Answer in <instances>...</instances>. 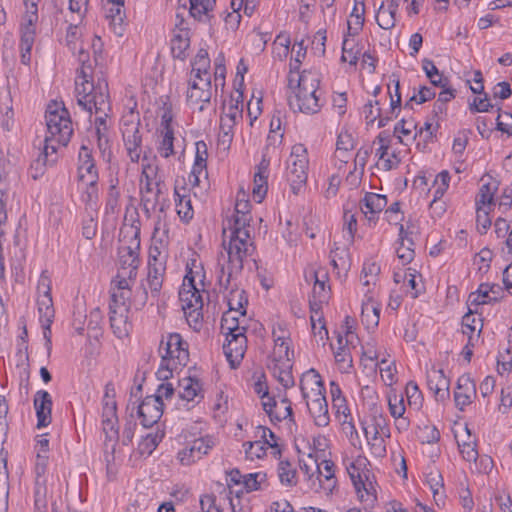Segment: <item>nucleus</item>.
<instances>
[{
  "label": "nucleus",
  "mask_w": 512,
  "mask_h": 512,
  "mask_svg": "<svg viewBox=\"0 0 512 512\" xmlns=\"http://www.w3.org/2000/svg\"><path fill=\"white\" fill-rule=\"evenodd\" d=\"M190 46L189 31L186 29H179L174 32L171 40V51L175 58L184 60L186 58V51Z\"/></svg>",
  "instance_id": "34"
},
{
  "label": "nucleus",
  "mask_w": 512,
  "mask_h": 512,
  "mask_svg": "<svg viewBox=\"0 0 512 512\" xmlns=\"http://www.w3.org/2000/svg\"><path fill=\"white\" fill-rule=\"evenodd\" d=\"M268 167L269 161L263 158L258 165L257 172L254 175L252 193L255 201L258 203L262 202L268 190Z\"/></svg>",
  "instance_id": "24"
},
{
  "label": "nucleus",
  "mask_w": 512,
  "mask_h": 512,
  "mask_svg": "<svg viewBox=\"0 0 512 512\" xmlns=\"http://www.w3.org/2000/svg\"><path fill=\"white\" fill-rule=\"evenodd\" d=\"M449 181L450 175L448 171H442L436 176L434 180V185L437 188L435 190L433 202H435L437 199L441 198L444 195V193L448 189Z\"/></svg>",
  "instance_id": "63"
},
{
  "label": "nucleus",
  "mask_w": 512,
  "mask_h": 512,
  "mask_svg": "<svg viewBox=\"0 0 512 512\" xmlns=\"http://www.w3.org/2000/svg\"><path fill=\"white\" fill-rule=\"evenodd\" d=\"M136 408L137 415L143 427L150 428L162 417L163 401L159 400V397L150 395L145 397Z\"/></svg>",
  "instance_id": "12"
},
{
  "label": "nucleus",
  "mask_w": 512,
  "mask_h": 512,
  "mask_svg": "<svg viewBox=\"0 0 512 512\" xmlns=\"http://www.w3.org/2000/svg\"><path fill=\"white\" fill-rule=\"evenodd\" d=\"M423 70L429 78L431 84L436 87L446 88L449 85L448 78L444 77L435 66L432 60H423Z\"/></svg>",
  "instance_id": "43"
},
{
  "label": "nucleus",
  "mask_w": 512,
  "mask_h": 512,
  "mask_svg": "<svg viewBox=\"0 0 512 512\" xmlns=\"http://www.w3.org/2000/svg\"><path fill=\"white\" fill-rule=\"evenodd\" d=\"M175 194L178 196V199L175 200L177 214L183 220H190L193 217L191 200L185 196H180L177 191H175Z\"/></svg>",
  "instance_id": "60"
},
{
  "label": "nucleus",
  "mask_w": 512,
  "mask_h": 512,
  "mask_svg": "<svg viewBox=\"0 0 512 512\" xmlns=\"http://www.w3.org/2000/svg\"><path fill=\"white\" fill-rule=\"evenodd\" d=\"M243 446L245 448L246 457L250 460L259 459L266 453L265 444L261 439L253 442H246Z\"/></svg>",
  "instance_id": "59"
},
{
  "label": "nucleus",
  "mask_w": 512,
  "mask_h": 512,
  "mask_svg": "<svg viewBox=\"0 0 512 512\" xmlns=\"http://www.w3.org/2000/svg\"><path fill=\"white\" fill-rule=\"evenodd\" d=\"M210 59L208 53L204 49H200L192 62V73H194V79H207L211 81Z\"/></svg>",
  "instance_id": "32"
},
{
  "label": "nucleus",
  "mask_w": 512,
  "mask_h": 512,
  "mask_svg": "<svg viewBox=\"0 0 512 512\" xmlns=\"http://www.w3.org/2000/svg\"><path fill=\"white\" fill-rule=\"evenodd\" d=\"M34 408L37 416V427H46L52 420V397L45 390H39L34 396Z\"/></svg>",
  "instance_id": "19"
},
{
  "label": "nucleus",
  "mask_w": 512,
  "mask_h": 512,
  "mask_svg": "<svg viewBox=\"0 0 512 512\" xmlns=\"http://www.w3.org/2000/svg\"><path fill=\"white\" fill-rule=\"evenodd\" d=\"M9 482L6 463L0 462V512L8 511Z\"/></svg>",
  "instance_id": "48"
},
{
  "label": "nucleus",
  "mask_w": 512,
  "mask_h": 512,
  "mask_svg": "<svg viewBox=\"0 0 512 512\" xmlns=\"http://www.w3.org/2000/svg\"><path fill=\"white\" fill-rule=\"evenodd\" d=\"M400 236V247L397 249V256L402 261V264L406 265L410 263L414 258L413 241L407 237V232L404 230L403 225H400L399 230Z\"/></svg>",
  "instance_id": "39"
},
{
  "label": "nucleus",
  "mask_w": 512,
  "mask_h": 512,
  "mask_svg": "<svg viewBox=\"0 0 512 512\" xmlns=\"http://www.w3.org/2000/svg\"><path fill=\"white\" fill-rule=\"evenodd\" d=\"M379 308L371 303H364L362 306V322L369 326H377L379 323Z\"/></svg>",
  "instance_id": "55"
},
{
  "label": "nucleus",
  "mask_w": 512,
  "mask_h": 512,
  "mask_svg": "<svg viewBox=\"0 0 512 512\" xmlns=\"http://www.w3.org/2000/svg\"><path fill=\"white\" fill-rule=\"evenodd\" d=\"M77 172L78 180L82 184L98 182L99 176L92 151L84 145L79 150Z\"/></svg>",
  "instance_id": "16"
},
{
  "label": "nucleus",
  "mask_w": 512,
  "mask_h": 512,
  "mask_svg": "<svg viewBox=\"0 0 512 512\" xmlns=\"http://www.w3.org/2000/svg\"><path fill=\"white\" fill-rule=\"evenodd\" d=\"M427 385L437 400L444 401L449 398L450 381L443 370L431 368L427 371Z\"/></svg>",
  "instance_id": "20"
},
{
  "label": "nucleus",
  "mask_w": 512,
  "mask_h": 512,
  "mask_svg": "<svg viewBox=\"0 0 512 512\" xmlns=\"http://www.w3.org/2000/svg\"><path fill=\"white\" fill-rule=\"evenodd\" d=\"M251 216L234 215L227 220V224L223 227V237H226L227 230L230 231L229 236L238 235V232H249L246 226H249Z\"/></svg>",
  "instance_id": "45"
},
{
  "label": "nucleus",
  "mask_w": 512,
  "mask_h": 512,
  "mask_svg": "<svg viewBox=\"0 0 512 512\" xmlns=\"http://www.w3.org/2000/svg\"><path fill=\"white\" fill-rule=\"evenodd\" d=\"M225 335L226 342L223 344V351L231 368L235 369L241 364L247 350L246 331Z\"/></svg>",
  "instance_id": "8"
},
{
  "label": "nucleus",
  "mask_w": 512,
  "mask_h": 512,
  "mask_svg": "<svg viewBox=\"0 0 512 512\" xmlns=\"http://www.w3.org/2000/svg\"><path fill=\"white\" fill-rule=\"evenodd\" d=\"M166 271L165 260L150 252L148 261L147 287L151 296L157 298L162 288Z\"/></svg>",
  "instance_id": "15"
},
{
  "label": "nucleus",
  "mask_w": 512,
  "mask_h": 512,
  "mask_svg": "<svg viewBox=\"0 0 512 512\" xmlns=\"http://www.w3.org/2000/svg\"><path fill=\"white\" fill-rule=\"evenodd\" d=\"M269 368L273 376L284 388H289L294 385V378L291 372L292 361L273 362Z\"/></svg>",
  "instance_id": "30"
},
{
  "label": "nucleus",
  "mask_w": 512,
  "mask_h": 512,
  "mask_svg": "<svg viewBox=\"0 0 512 512\" xmlns=\"http://www.w3.org/2000/svg\"><path fill=\"white\" fill-rule=\"evenodd\" d=\"M165 353L162 354L163 362L170 361L172 364L185 366L189 360L188 343L178 333L168 336L165 344Z\"/></svg>",
  "instance_id": "9"
},
{
  "label": "nucleus",
  "mask_w": 512,
  "mask_h": 512,
  "mask_svg": "<svg viewBox=\"0 0 512 512\" xmlns=\"http://www.w3.org/2000/svg\"><path fill=\"white\" fill-rule=\"evenodd\" d=\"M116 391L114 384L108 382L105 385L104 396L102 399V416L113 417L117 414V403L115 400Z\"/></svg>",
  "instance_id": "40"
},
{
  "label": "nucleus",
  "mask_w": 512,
  "mask_h": 512,
  "mask_svg": "<svg viewBox=\"0 0 512 512\" xmlns=\"http://www.w3.org/2000/svg\"><path fill=\"white\" fill-rule=\"evenodd\" d=\"M498 190V183L496 181L484 183L476 196V207H488L494 204V195Z\"/></svg>",
  "instance_id": "41"
},
{
  "label": "nucleus",
  "mask_w": 512,
  "mask_h": 512,
  "mask_svg": "<svg viewBox=\"0 0 512 512\" xmlns=\"http://www.w3.org/2000/svg\"><path fill=\"white\" fill-rule=\"evenodd\" d=\"M214 442L211 438H199L192 442L189 448H185L178 453V460L182 465L189 466L201 459L213 447Z\"/></svg>",
  "instance_id": "18"
},
{
  "label": "nucleus",
  "mask_w": 512,
  "mask_h": 512,
  "mask_svg": "<svg viewBox=\"0 0 512 512\" xmlns=\"http://www.w3.org/2000/svg\"><path fill=\"white\" fill-rule=\"evenodd\" d=\"M494 288L500 289V286L497 284L488 283L480 284L478 290L469 295L470 303L472 305H481L499 301L497 296L491 297L489 295L490 291H493Z\"/></svg>",
  "instance_id": "37"
},
{
  "label": "nucleus",
  "mask_w": 512,
  "mask_h": 512,
  "mask_svg": "<svg viewBox=\"0 0 512 512\" xmlns=\"http://www.w3.org/2000/svg\"><path fill=\"white\" fill-rule=\"evenodd\" d=\"M306 406L315 425L318 427H326L330 422L328 404L326 398L320 400H307Z\"/></svg>",
  "instance_id": "27"
},
{
  "label": "nucleus",
  "mask_w": 512,
  "mask_h": 512,
  "mask_svg": "<svg viewBox=\"0 0 512 512\" xmlns=\"http://www.w3.org/2000/svg\"><path fill=\"white\" fill-rule=\"evenodd\" d=\"M397 8V3H390L387 8L384 7L383 3L381 4L376 14V22L382 29L389 30L395 26Z\"/></svg>",
  "instance_id": "38"
},
{
  "label": "nucleus",
  "mask_w": 512,
  "mask_h": 512,
  "mask_svg": "<svg viewBox=\"0 0 512 512\" xmlns=\"http://www.w3.org/2000/svg\"><path fill=\"white\" fill-rule=\"evenodd\" d=\"M489 211H490V208H488V207H482V206L476 207V213H477L476 224H477V229L481 234L486 233L487 230L491 226L492 221L489 217Z\"/></svg>",
  "instance_id": "61"
},
{
  "label": "nucleus",
  "mask_w": 512,
  "mask_h": 512,
  "mask_svg": "<svg viewBox=\"0 0 512 512\" xmlns=\"http://www.w3.org/2000/svg\"><path fill=\"white\" fill-rule=\"evenodd\" d=\"M129 308L109 309L110 326L118 338L128 336L131 324L128 321Z\"/></svg>",
  "instance_id": "23"
},
{
  "label": "nucleus",
  "mask_w": 512,
  "mask_h": 512,
  "mask_svg": "<svg viewBox=\"0 0 512 512\" xmlns=\"http://www.w3.org/2000/svg\"><path fill=\"white\" fill-rule=\"evenodd\" d=\"M291 340L274 342L272 352L273 362L292 361L294 353L290 351Z\"/></svg>",
  "instance_id": "50"
},
{
  "label": "nucleus",
  "mask_w": 512,
  "mask_h": 512,
  "mask_svg": "<svg viewBox=\"0 0 512 512\" xmlns=\"http://www.w3.org/2000/svg\"><path fill=\"white\" fill-rule=\"evenodd\" d=\"M243 116V99L242 94L239 93L237 98H231L228 106H224L222 118L233 120L237 123Z\"/></svg>",
  "instance_id": "46"
},
{
  "label": "nucleus",
  "mask_w": 512,
  "mask_h": 512,
  "mask_svg": "<svg viewBox=\"0 0 512 512\" xmlns=\"http://www.w3.org/2000/svg\"><path fill=\"white\" fill-rule=\"evenodd\" d=\"M39 1L40 0H25L26 13L23 17V23H28L29 26L37 23Z\"/></svg>",
  "instance_id": "64"
},
{
  "label": "nucleus",
  "mask_w": 512,
  "mask_h": 512,
  "mask_svg": "<svg viewBox=\"0 0 512 512\" xmlns=\"http://www.w3.org/2000/svg\"><path fill=\"white\" fill-rule=\"evenodd\" d=\"M183 311L196 309L202 310L203 299L201 292L196 288L194 278L186 276L179 291Z\"/></svg>",
  "instance_id": "17"
},
{
  "label": "nucleus",
  "mask_w": 512,
  "mask_h": 512,
  "mask_svg": "<svg viewBox=\"0 0 512 512\" xmlns=\"http://www.w3.org/2000/svg\"><path fill=\"white\" fill-rule=\"evenodd\" d=\"M212 97V87L210 80L193 79L189 83L187 91V102L190 106L198 107L199 111L205 109V104L210 103Z\"/></svg>",
  "instance_id": "13"
},
{
  "label": "nucleus",
  "mask_w": 512,
  "mask_h": 512,
  "mask_svg": "<svg viewBox=\"0 0 512 512\" xmlns=\"http://www.w3.org/2000/svg\"><path fill=\"white\" fill-rule=\"evenodd\" d=\"M367 462L366 458L358 457L347 466V472L358 494L362 490L368 495L375 491L373 483L369 478L370 472L366 470Z\"/></svg>",
  "instance_id": "11"
},
{
  "label": "nucleus",
  "mask_w": 512,
  "mask_h": 512,
  "mask_svg": "<svg viewBox=\"0 0 512 512\" xmlns=\"http://www.w3.org/2000/svg\"><path fill=\"white\" fill-rule=\"evenodd\" d=\"M36 34L35 24L31 26L28 23H22L21 25V41H20V52L21 62L25 65H29L31 61V50L34 44Z\"/></svg>",
  "instance_id": "26"
},
{
  "label": "nucleus",
  "mask_w": 512,
  "mask_h": 512,
  "mask_svg": "<svg viewBox=\"0 0 512 512\" xmlns=\"http://www.w3.org/2000/svg\"><path fill=\"white\" fill-rule=\"evenodd\" d=\"M190 4V15L200 22H206L210 19L215 0H188Z\"/></svg>",
  "instance_id": "36"
},
{
  "label": "nucleus",
  "mask_w": 512,
  "mask_h": 512,
  "mask_svg": "<svg viewBox=\"0 0 512 512\" xmlns=\"http://www.w3.org/2000/svg\"><path fill=\"white\" fill-rule=\"evenodd\" d=\"M371 428L374 430V435H386L389 437V430L386 427V420L381 415L378 417L374 416L373 422L371 424L363 426V430L367 439H369Z\"/></svg>",
  "instance_id": "58"
},
{
  "label": "nucleus",
  "mask_w": 512,
  "mask_h": 512,
  "mask_svg": "<svg viewBox=\"0 0 512 512\" xmlns=\"http://www.w3.org/2000/svg\"><path fill=\"white\" fill-rule=\"evenodd\" d=\"M125 11L124 9L116 8V14H107L109 20V26L112 32L118 36H123L125 32L124 27Z\"/></svg>",
  "instance_id": "54"
},
{
  "label": "nucleus",
  "mask_w": 512,
  "mask_h": 512,
  "mask_svg": "<svg viewBox=\"0 0 512 512\" xmlns=\"http://www.w3.org/2000/svg\"><path fill=\"white\" fill-rule=\"evenodd\" d=\"M79 62L81 63V67L78 71L76 80H75V90L76 94L80 93V89L86 85H95L92 81L93 67L89 61V54L84 50L79 51Z\"/></svg>",
  "instance_id": "25"
},
{
  "label": "nucleus",
  "mask_w": 512,
  "mask_h": 512,
  "mask_svg": "<svg viewBox=\"0 0 512 512\" xmlns=\"http://www.w3.org/2000/svg\"><path fill=\"white\" fill-rule=\"evenodd\" d=\"M257 436L264 442L265 445L273 448L275 450L274 453L280 454L281 450L277 443L276 435L267 427L258 426L257 427Z\"/></svg>",
  "instance_id": "62"
},
{
  "label": "nucleus",
  "mask_w": 512,
  "mask_h": 512,
  "mask_svg": "<svg viewBox=\"0 0 512 512\" xmlns=\"http://www.w3.org/2000/svg\"><path fill=\"white\" fill-rule=\"evenodd\" d=\"M387 205L385 195L376 193H366L360 203V209L369 221H374L376 215L380 213Z\"/></svg>",
  "instance_id": "22"
},
{
  "label": "nucleus",
  "mask_w": 512,
  "mask_h": 512,
  "mask_svg": "<svg viewBox=\"0 0 512 512\" xmlns=\"http://www.w3.org/2000/svg\"><path fill=\"white\" fill-rule=\"evenodd\" d=\"M47 464L48 457L38 453L35 464L34 512H58L56 500L52 495L48 498V488L43 478Z\"/></svg>",
  "instance_id": "7"
},
{
  "label": "nucleus",
  "mask_w": 512,
  "mask_h": 512,
  "mask_svg": "<svg viewBox=\"0 0 512 512\" xmlns=\"http://www.w3.org/2000/svg\"><path fill=\"white\" fill-rule=\"evenodd\" d=\"M37 304L41 325L48 329L51 327L55 314L52 296L39 295Z\"/></svg>",
  "instance_id": "35"
},
{
  "label": "nucleus",
  "mask_w": 512,
  "mask_h": 512,
  "mask_svg": "<svg viewBox=\"0 0 512 512\" xmlns=\"http://www.w3.org/2000/svg\"><path fill=\"white\" fill-rule=\"evenodd\" d=\"M466 432L468 434V442L460 443L458 441V446L463 458L468 462L476 461L478 458V452L476 450V442L475 440H471L470 430L466 427Z\"/></svg>",
  "instance_id": "57"
},
{
  "label": "nucleus",
  "mask_w": 512,
  "mask_h": 512,
  "mask_svg": "<svg viewBox=\"0 0 512 512\" xmlns=\"http://www.w3.org/2000/svg\"><path fill=\"white\" fill-rule=\"evenodd\" d=\"M236 312L226 311L221 319V330L224 334H231L241 331H246V328L240 326L239 318L235 315Z\"/></svg>",
  "instance_id": "49"
},
{
  "label": "nucleus",
  "mask_w": 512,
  "mask_h": 512,
  "mask_svg": "<svg viewBox=\"0 0 512 512\" xmlns=\"http://www.w3.org/2000/svg\"><path fill=\"white\" fill-rule=\"evenodd\" d=\"M335 464L331 460H323L318 462V469L316 472V480H318V486L324 490L331 491L335 486Z\"/></svg>",
  "instance_id": "29"
},
{
  "label": "nucleus",
  "mask_w": 512,
  "mask_h": 512,
  "mask_svg": "<svg viewBox=\"0 0 512 512\" xmlns=\"http://www.w3.org/2000/svg\"><path fill=\"white\" fill-rule=\"evenodd\" d=\"M354 7L348 19L349 35H357L363 28L365 21V4L363 0H354Z\"/></svg>",
  "instance_id": "31"
},
{
  "label": "nucleus",
  "mask_w": 512,
  "mask_h": 512,
  "mask_svg": "<svg viewBox=\"0 0 512 512\" xmlns=\"http://www.w3.org/2000/svg\"><path fill=\"white\" fill-rule=\"evenodd\" d=\"M140 117L138 113L129 111L121 121V132L127 156L133 163H138L142 157L141 186L164 187V182L158 173L156 156L149 157L142 150V134L140 133Z\"/></svg>",
  "instance_id": "1"
},
{
  "label": "nucleus",
  "mask_w": 512,
  "mask_h": 512,
  "mask_svg": "<svg viewBox=\"0 0 512 512\" xmlns=\"http://www.w3.org/2000/svg\"><path fill=\"white\" fill-rule=\"evenodd\" d=\"M47 134L50 138L57 137L59 145L66 146L73 134L72 122L68 110L57 102L47 106L46 114Z\"/></svg>",
  "instance_id": "5"
},
{
  "label": "nucleus",
  "mask_w": 512,
  "mask_h": 512,
  "mask_svg": "<svg viewBox=\"0 0 512 512\" xmlns=\"http://www.w3.org/2000/svg\"><path fill=\"white\" fill-rule=\"evenodd\" d=\"M296 469L288 460H281L278 465V476L284 485L295 486L297 484Z\"/></svg>",
  "instance_id": "47"
},
{
  "label": "nucleus",
  "mask_w": 512,
  "mask_h": 512,
  "mask_svg": "<svg viewBox=\"0 0 512 512\" xmlns=\"http://www.w3.org/2000/svg\"><path fill=\"white\" fill-rule=\"evenodd\" d=\"M288 104L294 111L305 114H315L320 110L319 98L316 92L319 88V79L316 74L304 71L299 74L292 70L288 75Z\"/></svg>",
  "instance_id": "3"
},
{
  "label": "nucleus",
  "mask_w": 512,
  "mask_h": 512,
  "mask_svg": "<svg viewBox=\"0 0 512 512\" xmlns=\"http://www.w3.org/2000/svg\"><path fill=\"white\" fill-rule=\"evenodd\" d=\"M179 396L187 402L193 401L196 398H203L202 385L199 379L195 377H184L179 380Z\"/></svg>",
  "instance_id": "28"
},
{
  "label": "nucleus",
  "mask_w": 512,
  "mask_h": 512,
  "mask_svg": "<svg viewBox=\"0 0 512 512\" xmlns=\"http://www.w3.org/2000/svg\"><path fill=\"white\" fill-rule=\"evenodd\" d=\"M162 141L158 147L160 155L164 158H168L175 153L174 151V131L173 129L161 130Z\"/></svg>",
  "instance_id": "53"
},
{
  "label": "nucleus",
  "mask_w": 512,
  "mask_h": 512,
  "mask_svg": "<svg viewBox=\"0 0 512 512\" xmlns=\"http://www.w3.org/2000/svg\"><path fill=\"white\" fill-rule=\"evenodd\" d=\"M130 290H110L109 309L129 308Z\"/></svg>",
  "instance_id": "52"
},
{
  "label": "nucleus",
  "mask_w": 512,
  "mask_h": 512,
  "mask_svg": "<svg viewBox=\"0 0 512 512\" xmlns=\"http://www.w3.org/2000/svg\"><path fill=\"white\" fill-rule=\"evenodd\" d=\"M103 431L106 435V441H112V455L115 451V445L119 439V427L117 414L113 417L102 416Z\"/></svg>",
  "instance_id": "44"
},
{
  "label": "nucleus",
  "mask_w": 512,
  "mask_h": 512,
  "mask_svg": "<svg viewBox=\"0 0 512 512\" xmlns=\"http://www.w3.org/2000/svg\"><path fill=\"white\" fill-rule=\"evenodd\" d=\"M164 187H148L141 186V206L145 215L150 218L152 213L158 210L159 214L165 213L168 201L166 199L160 200Z\"/></svg>",
  "instance_id": "14"
},
{
  "label": "nucleus",
  "mask_w": 512,
  "mask_h": 512,
  "mask_svg": "<svg viewBox=\"0 0 512 512\" xmlns=\"http://www.w3.org/2000/svg\"><path fill=\"white\" fill-rule=\"evenodd\" d=\"M476 395V385L468 375H462L458 378L454 399L456 406L463 410L464 406L472 402Z\"/></svg>",
  "instance_id": "21"
},
{
  "label": "nucleus",
  "mask_w": 512,
  "mask_h": 512,
  "mask_svg": "<svg viewBox=\"0 0 512 512\" xmlns=\"http://www.w3.org/2000/svg\"><path fill=\"white\" fill-rule=\"evenodd\" d=\"M77 102L89 113L95 112V124L99 125L97 127V134L99 142L101 143L102 129L100 126H103L104 132L107 130L106 120L111 110L108 83L105 80L99 79L96 85L87 84L86 87L81 88L80 93L77 94Z\"/></svg>",
  "instance_id": "4"
},
{
  "label": "nucleus",
  "mask_w": 512,
  "mask_h": 512,
  "mask_svg": "<svg viewBox=\"0 0 512 512\" xmlns=\"http://www.w3.org/2000/svg\"><path fill=\"white\" fill-rule=\"evenodd\" d=\"M140 242L135 238L131 240L130 245H122L119 248V264L121 272H126L129 279H135L137 269L140 263L139 260Z\"/></svg>",
  "instance_id": "10"
},
{
  "label": "nucleus",
  "mask_w": 512,
  "mask_h": 512,
  "mask_svg": "<svg viewBox=\"0 0 512 512\" xmlns=\"http://www.w3.org/2000/svg\"><path fill=\"white\" fill-rule=\"evenodd\" d=\"M380 273V265L375 261H366L363 264L361 272V281L363 285L369 286L375 284L377 277Z\"/></svg>",
  "instance_id": "51"
},
{
  "label": "nucleus",
  "mask_w": 512,
  "mask_h": 512,
  "mask_svg": "<svg viewBox=\"0 0 512 512\" xmlns=\"http://www.w3.org/2000/svg\"><path fill=\"white\" fill-rule=\"evenodd\" d=\"M247 304L248 299L244 290H231L228 297V311L238 312L240 316H245Z\"/></svg>",
  "instance_id": "42"
},
{
  "label": "nucleus",
  "mask_w": 512,
  "mask_h": 512,
  "mask_svg": "<svg viewBox=\"0 0 512 512\" xmlns=\"http://www.w3.org/2000/svg\"><path fill=\"white\" fill-rule=\"evenodd\" d=\"M228 244L223 239V247L227 256L222 252L219 257L218 285L220 289L227 290L231 280L243 270L244 259L254 250L249 232H238V235L229 236Z\"/></svg>",
  "instance_id": "2"
},
{
  "label": "nucleus",
  "mask_w": 512,
  "mask_h": 512,
  "mask_svg": "<svg viewBox=\"0 0 512 512\" xmlns=\"http://www.w3.org/2000/svg\"><path fill=\"white\" fill-rule=\"evenodd\" d=\"M208 181L207 166L194 163L192 171L188 176V182L193 187L200 186L202 182Z\"/></svg>",
  "instance_id": "56"
},
{
  "label": "nucleus",
  "mask_w": 512,
  "mask_h": 512,
  "mask_svg": "<svg viewBox=\"0 0 512 512\" xmlns=\"http://www.w3.org/2000/svg\"><path fill=\"white\" fill-rule=\"evenodd\" d=\"M307 168L306 148L302 144L294 145L287 161V179L295 195L299 194L307 182Z\"/></svg>",
  "instance_id": "6"
},
{
  "label": "nucleus",
  "mask_w": 512,
  "mask_h": 512,
  "mask_svg": "<svg viewBox=\"0 0 512 512\" xmlns=\"http://www.w3.org/2000/svg\"><path fill=\"white\" fill-rule=\"evenodd\" d=\"M323 387L324 385L321 376L314 369H310L305 372L300 379V389L303 398H310L311 391H315L317 388L320 389Z\"/></svg>",
  "instance_id": "33"
}]
</instances>
